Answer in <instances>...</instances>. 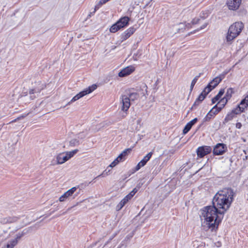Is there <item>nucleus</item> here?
<instances>
[{
	"label": "nucleus",
	"instance_id": "nucleus-1",
	"mask_svg": "<svg viewBox=\"0 0 248 248\" xmlns=\"http://www.w3.org/2000/svg\"><path fill=\"white\" fill-rule=\"evenodd\" d=\"M219 211L214 205L205 207L203 209L202 214L204 221L202 223V226L204 230L210 229L213 231L217 228L222 219L218 216V214H220Z\"/></svg>",
	"mask_w": 248,
	"mask_h": 248
},
{
	"label": "nucleus",
	"instance_id": "nucleus-2",
	"mask_svg": "<svg viewBox=\"0 0 248 248\" xmlns=\"http://www.w3.org/2000/svg\"><path fill=\"white\" fill-rule=\"evenodd\" d=\"M234 193L231 188H224L219 190L215 195L213 203L219 210L218 213L222 215L229 208L233 200Z\"/></svg>",
	"mask_w": 248,
	"mask_h": 248
},
{
	"label": "nucleus",
	"instance_id": "nucleus-3",
	"mask_svg": "<svg viewBox=\"0 0 248 248\" xmlns=\"http://www.w3.org/2000/svg\"><path fill=\"white\" fill-rule=\"evenodd\" d=\"M244 27V24L241 22H235L230 26L226 36V41L228 44H232V41L240 34Z\"/></svg>",
	"mask_w": 248,
	"mask_h": 248
},
{
	"label": "nucleus",
	"instance_id": "nucleus-4",
	"mask_svg": "<svg viewBox=\"0 0 248 248\" xmlns=\"http://www.w3.org/2000/svg\"><path fill=\"white\" fill-rule=\"evenodd\" d=\"M138 92H130L128 96L123 95L122 96V110L124 111H126L130 106V101H133L137 100L140 95H144V93H140Z\"/></svg>",
	"mask_w": 248,
	"mask_h": 248
},
{
	"label": "nucleus",
	"instance_id": "nucleus-5",
	"mask_svg": "<svg viewBox=\"0 0 248 248\" xmlns=\"http://www.w3.org/2000/svg\"><path fill=\"white\" fill-rule=\"evenodd\" d=\"M96 85L95 84H93L91 86H89L88 88L85 89L84 90L78 93L77 95H76L75 96H74L71 101L68 102V104H70L78 99H79L80 98L83 97L85 95H87L91 93H92L93 91L94 90L96 89Z\"/></svg>",
	"mask_w": 248,
	"mask_h": 248
},
{
	"label": "nucleus",
	"instance_id": "nucleus-6",
	"mask_svg": "<svg viewBox=\"0 0 248 248\" xmlns=\"http://www.w3.org/2000/svg\"><path fill=\"white\" fill-rule=\"evenodd\" d=\"M96 85L95 84H93L91 86H89L88 88L85 89L84 90L78 93L77 95H76L75 96H74L71 101L68 102V104H70L78 99H79L80 98L83 97L85 95H87L91 93H92L93 91L94 90L96 89Z\"/></svg>",
	"mask_w": 248,
	"mask_h": 248
},
{
	"label": "nucleus",
	"instance_id": "nucleus-7",
	"mask_svg": "<svg viewBox=\"0 0 248 248\" xmlns=\"http://www.w3.org/2000/svg\"><path fill=\"white\" fill-rule=\"evenodd\" d=\"M26 233V232H25L24 231L22 232H19L16 235L14 239H12L9 241L7 244L1 248H14V247H15L17 244L18 242L20 239V238L22 237Z\"/></svg>",
	"mask_w": 248,
	"mask_h": 248
},
{
	"label": "nucleus",
	"instance_id": "nucleus-8",
	"mask_svg": "<svg viewBox=\"0 0 248 248\" xmlns=\"http://www.w3.org/2000/svg\"><path fill=\"white\" fill-rule=\"evenodd\" d=\"M248 107V94L242 99L237 107L233 109V112L236 114L244 112Z\"/></svg>",
	"mask_w": 248,
	"mask_h": 248
},
{
	"label": "nucleus",
	"instance_id": "nucleus-9",
	"mask_svg": "<svg viewBox=\"0 0 248 248\" xmlns=\"http://www.w3.org/2000/svg\"><path fill=\"white\" fill-rule=\"evenodd\" d=\"M228 71H225L222 74L214 78L207 86L211 89V91L214 89L225 78Z\"/></svg>",
	"mask_w": 248,
	"mask_h": 248
},
{
	"label": "nucleus",
	"instance_id": "nucleus-10",
	"mask_svg": "<svg viewBox=\"0 0 248 248\" xmlns=\"http://www.w3.org/2000/svg\"><path fill=\"white\" fill-rule=\"evenodd\" d=\"M227 150V147L224 143L217 144L213 149V154L216 155H223Z\"/></svg>",
	"mask_w": 248,
	"mask_h": 248
},
{
	"label": "nucleus",
	"instance_id": "nucleus-11",
	"mask_svg": "<svg viewBox=\"0 0 248 248\" xmlns=\"http://www.w3.org/2000/svg\"><path fill=\"white\" fill-rule=\"evenodd\" d=\"M211 151L212 148L210 146H201L197 149V154L198 157H203L205 155L209 154Z\"/></svg>",
	"mask_w": 248,
	"mask_h": 248
},
{
	"label": "nucleus",
	"instance_id": "nucleus-12",
	"mask_svg": "<svg viewBox=\"0 0 248 248\" xmlns=\"http://www.w3.org/2000/svg\"><path fill=\"white\" fill-rule=\"evenodd\" d=\"M131 151L130 149H126L124 150L109 165V167L113 168L117 165L118 163L122 161L124 157L127 154V152Z\"/></svg>",
	"mask_w": 248,
	"mask_h": 248
},
{
	"label": "nucleus",
	"instance_id": "nucleus-13",
	"mask_svg": "<svg viewBox=\"0 0 248 248\" xmlns=\"http://www.w3.org/2000/svg\"><path fill=\"white\" fill-rule=\"evenodd\" d=\"M135 70V67L133 65L128 66L122 70L119 73L118 76L120 77H124L130 75Z\"/></svg>",
	"mask_w": 248,
	"mask_h": 248
},
{
	"label": "nucleus",
	"instance_id": "nucleus-14",
	"mask_svg": "<svg viewBox=\"0 0 248 248\" xmlns=\"http://www.w3.org/2000/svg\"><path fill=\"white\" fill-rule=\"evenodd\" d=\"M241 0H227V4L230 10H236L239 7Z\"/></svg>",
	"mask_w": 248,
	"mask_h": 248
},
{
	"label": "nucleus",
	"instance_id": "nucleus-15",
	"mask_svg": "<svg viewBox=\"0 0 248 248\" xmlns=\"http://www.w3.org/2000/svg\"><path fill=\"white\" fill-rule=\"evenodd\" d=\"M211 92V89L209 87H206L202 93L199 95L193 104V106L196 104L199 105L202 100H204L206 95Z\"/></svg>",
	"mask_w": 248,
	"mask_h": 248
},
{
	"label": "nucleus",
	"instance_id": "nucleus-16",
	"mask_svg": "<svg viewBox=\"0 0 248 248\" xmlns=\"http://www.w3.org/2000/svg\"><path fill=\"white\" fill-rule=\"evenodd\" d=\"M153 155V153L152 152L149 153L146 156L144 157V158L137 165L136 169V170H138L140 169L141 167H143L146 163L150 160L152 155Z\"/></svg>",
	"mask_w": 248,
	"mask_h": 248
},
{
	"label": "nucleus",
	"instance_id": "nucleus-17",
	"mask_svg": "<svg viewBox=\"0 0 248 248\" xmlns=\"http://www.w3.org/2000/svg\"><path fill=\"white\" fill-rule=\"evenodd\" d=\"M136 29L133 27H130L126 30L121 35V38L123 41L128 39L135 31Z\"/></svg>",
	"mask_w": 248,
	"mask_h": 248
},
{
	"label": "nucleus",
	"instance_id": "nucleus-18",
	"mask_svg": "<svg viewBox=\"0 0 248 248\" xmlns=\"http://www.w3.org/2000/svg\"><path fill=\"white\" fill-rule=\"evenodd\" d=\"M130 19L127 16H124L121 17L116 23L120 26L122 29L126 27L128 24Z\"/></svg>",
	"mask_w": 248,
	"mask_h": 248
},
{
	"label": "nucleus",
	"instance_id": "nucleus-19",
	"mask_svg": "<svg viewBox=\"0 0 248 248\" xmlns=\"http://www.w3.org/2000/svg\"><path fill=\"white\" fill-rule=\"evenodd\" d=\"M57 164H62L68 160L65 153H60L56 156Z\"/></svg>",
	"mask_w": 248,
	"mask_h": 248
},
{
	"label": "nucleus",
	"instance_id": "nucleus-20",
	"mask_svg": "<svg viewBox=\"0 0 248 248\" xmlns=\"http://www.w3.org/2000/svg\"><path fill=\"white\" fill-rule=\"evenodd\" d=\"M197 118H195L187 123L183 129V134L185 135L190 130L192 126L197 122Z\"/></svg>",
	"mask_w": 248,
	"mask_h": 248
},
{
	"label": "nucleus",
	"instance_id": "nucleus-21",
	"mask_svg": "<svg viewBox=\"0 0 248 248\" xmlns=\"http://www.w3.org/2000/svg\"><path fill=\"white\" fill-rule=\"evenodd\" d=\"M17 218L16 217H8L1 218L0 219V222L2 224H5L7 223H11L16 221Z\"/></svg>",
	"mask_w": 248,
	"mask_h": 248
},
{
	"label": "nucleus",
	"instance_id": "nucleus-22",
	"mask_svg": "<svg viewBox=\"0 0 248 248\" xmlns=\"http://www.w3.org/2000/svg\"><path fill=\"white\" fill-rule=\"evenodd\" d=\"M225 91L224 89H221L219 93H217V95H216L214 98L212 99V102L213 104H215L216 103L222 96V95L224 94Z\"/></svg>",
	"mask_w": 248,
	"mask_h": 248
},
{
	"label": "nucleus",
	"instance_id": "nucleus-23",
	"mask_svg": "<svg viewBox=\"0 0 248 248\" xmlns=\"http://www.w3.org/2000/svg\"><path fill=\"white\" fill-rule=\"evenodd\" d=\"M213 111H214V109H211L208 112V113L206 114V115L203 118L204 122L209 121L213 117H214L215 116V113H213Z\"/></svg>",
	"mask_w": 248,
	"mask_h": 248
},
{
	"label": "nucleus",
	"instance_id": "nucleus-24",
	"mask_svg": "<svg viewBox=\"0 0 248 248\" xmlns=\"http://www.w3.org/2000/svg\"><path fill=\"white\" fill-rule=\"evenodd\" d=\"M185 26L186 25H185L184 22H182V23H179L177 25V32L178 33L184 32L186 30Z\"/></svg>",
	"mask_w": 248,
	"mask_h": 248
},
{
	"label": "nucleus",
	"instance_id": "nucleus-25",
	"mask_svg": "<svg viewBox=\"0 0 248 248\" xmlns=\"http://www.w3.org/2000/svg\"><path fill=\"white\" fill-rule=\"evenodd\" d=\"M127 202V199H125L124 198L117 205L116 210L118 211L121 210Z\"/></svg>",
	"mask_w": 248,
	"mask_h": 248
},
{
	"label": "nucleus",
	"instance_id": "nucleus-26",
	"mask_svg": "<svg viewBox=\"0 0 248 248\" xmlns=\"http://www.w3.org/2000/svg\"><path fill=\"white\" fill-rule=\"evenodd\" d=\"M78 152V149L74 150L72 151L64 152L68 160L72 158L77 152Z\"/></svg>",
	"mask_w": 248,
	"mask_h": 248
},
{
	"label": "nucleus",
	"instance_id": "nucleus-27",
	"mask_svg": "<svg viewBox=\"0 0 248 248\" xmlns=\"http://www.w3.org/2000/svg\"><path fill=\"white\" fill-rule=\"evenodd\" d=\"M78 188V186H74L67 190L66 192H65L66 195L67 196V197L69 198L73 195V194L74 193V192L77 190V188Z\"/></svg>",
	"mask_w": 248,
	"mask_h": 248
},
{
	"label": "nucleus",
	"instance_id": "nucleus-28",
	"mask_svg": "<svg viewBox=\"0 0 248 248\" xmlns=\"http://www.w3.org/2000/svg\"><path fill=\"white\" fill-rule=\"evenodd\" d=\"M121 28L120 27V26L115 23L113 25L111 26L109 29V31L111 32L114 33L117 31L118 30H120Z\"/></svg>",
	"mask_w": 248,
	"mask_h": 248
},
{
	"label": "nucleus",
	"instance_id": "nucleus-29",
	"mask_svg": "<svg viewBox=\"0 0 248 248\" xmlns=\"http://www.w3.org/2000/svg\"><path fill=\"white\" fill-rule=\"evenodd\" d=\"M233 92L232 88H230L228 89L224 97L227 99L229 100L231 98Z\"/></svg>",
	"mask_w": 248,
	"mask_h": 248
},
{
	"label": "nucleus",
	"instance_id": "nucleus-30",
	"mask_svg": "<svg viewBox=\"0 0 248 248\" xmlns=\"http://www.w3.org/2000/svg\"><path fill=\"white\" fill-rule=\"evenodd\" d=\"M235 113L233 112V109L232 110V112L228 114L225 118V121L226 122L229 121L233 119V118L234 117V115H236Z\"/></svg>",
	"mask_w": 248,
	"mask_h": 248
},
{
	"label": "nucleus",
	"instance_id": "nucleus-31",
	"mask_svg": "<svg viewBox=\"0 0 248 248\" xmlns=\"http://www.w3.org/2000/svg\"><path fill=\"white\" fill-rule=\"evenodd\" d=\"M228 101V100L224 97L219 101V107H221V108L222 109L227 103Z\"/></svg>",
	"mask_w": 248,
	"mask_h": 248
},
{
	"label": "nucleus",
	"instance_id": "nucleus-32",
	"mask_svg": "<svg viewBox=\"0 0 248 248\" xmlns=\"http://www.w3.org/2000/svg\"><path fill=\"white\" fill-rule=\"evenodd\" d=\"M70 145L71 146H75L80 144V140L77 139H73L69 142Z\"/></svg>",
	"mask_w": 248,
	"mask_h": 248
},
{
	"label": "nucleus",
	"instance_id": "nucleus-33",
	"mask_svg": "<svg viewBox=\"0 0 248 248\" xmlns=\"http://www.w3.org/2000/svg\"><path fill=\"white\" fill-rule=\"evenodd\" d=\"M212 109H214L213 111V113H215V115H216L218 112H219L221 109V107H218L217 105H216Z\"/></svg>",
	"mask_w": 248,
	"mask_h": 248
},
{
	"label": "nucleus",
	"instance_id": "nucleus-34",
	"mask_svg": "<svg viewBox=\"0 0 248 248\" xmlns=\"http://www.w3.org/2000/svg\"><path fill=\"white\" fill-rule=\"evenodd\" d=\"M200 76H196L195 77L194 79L192 80V82H191V85H190V90L192 91L195 84H196V83L197 82Z\"/></svg>",
	"mask_w": 248,
	"mask_h": 248
},
{
	"label": "nucleus",
	"instance_id": "nucleus-35",
	"mask_svg": "<svg viewBox=\"0 0 248 248\" xmlns=\"http://www.w3.org/2000/svg\"><path fill=\"white\" fill-rule=\"evenodd\" d=\"M141 54H142L141 51L139 50L137 52V53L134 54V55H133L134 60L135 61L138 60V59L140 58Z\"/></svg>",
	"mask_w": 248,
	"mask_h": 248
},
{
	"label": "nucleus",
	"instance_id": "nucleus-36",
	"mask_svg": "<svg viewBox=\"0 0 248 248\" xmlns=\"http://www.w3.org/2000/svg\"><path fill=\"white\" fill-rule=\"evenodd\" d=\"M68 197L66 195V194L64 193L63 195H62L60 198H59V201L61 202H62L65 201Z\"/></svg>",
	"mask_w": 248,
	"mask_h": 248
},
{
	"label": "nucleus",
	"instance_id": "nucleus-37",
	"mask_svg": "<svg viewBox=\"0 0 248 248\" xmlns=\"http://www.w3.org/2000/svg\"><path fill=\"white\" fill-rule=\"evenodd\" d=\"M86 136V134H85L83 132L80 133L78 135V138L80 139V140H82L84 138H85Z\"/></svg>",
	"mask_w": 248,
	"mask_h": 248
},
{
	"label": "nucleus",
	"instance_id": "nucleus-38",
	"mask_svg": "<svg viewBox=\"0 0 248 248\" xmlns=\"http://www.w3.org/2000/svg\"><path fill=\"white\" fill-rule=\"evenodd\" d=\"M39 92H40V90H36L35 89H32L30 90L29 93L30 94H34L35 93H39Z\"/></svg>",
	"mask_w": 248,
	"mask_h": 248
},
{
	"label": "nucleus",
	"instance_id": "nucleus-39",
	"mask_svg": "<svg viewBox=\"0 0 248 248\" xmlns=\"http://www.w3.org/2000/svg\"><path fill=\"white\" fill-rule=\"evenodd\" d=\"M200 21V18H194L191 21V23L192 25L197 24L199 23Z\"/></svg>",
	"mask_w": 248,
	"mask_h": 248
},
{
	"label": "nucleus",
	"instance_id": "nucleus-40",
	"mask_svg": "<svg viewBox=\"0 0 248 248\" xmlns=\"http://www.w3.org/2000/svg\"><path fill=\"white\" fill-rule=\"evenodd\" d=\"M185 24V27H186V29H189L190 28H192V26L193 25L191 23V22H190V23H186V22H184Z\"/></svg>",
	"mask_w": 248,
	"mask_h": 248
},
{
	"label": "nucleus",
	"instance_id": "nucleus-41",
	"mask_svg": "<svg viewBox=\"0 0 248 248\" xmlns=\"http://www.w3.org/2000/svg\"><path fill=\"white\" fill-rule=\"evenodd\" d=\"M125 199H127V201L128 202L130 199H131L132 197H131L129 194L127 195L125 197H124Z\"/></svg>",
	"mask_w": 248,
	"mask_h": 248
},
{
	"label": "nucleus",
	"instance_id": "nucleus-42",
	"mask_svg": "<svg viewBox=\"0 0 248 248\" xmlns=\"http://www.w3.org/2000/svg\"><path fill=\"white\" fill-rule=\"evenodd\" d=\"M24 117H25V116H24V115H21V116H19V117H17L16 119H15V120H14V121H12V122H16V120H20V119H22V118H24Z\"/></svg>",
	"mask_w": 248,
	"mask_h": 248
},
{
	"label": "nucleus",
	"instance_id": "nucleus-43",
	"mask_svg": "<svg viewBox=\"0 0 248 248\" xmlns=\"http://www.w3.org/2000/svg\"><path fill=\"white\" fill-rule=\"evenodd\" d=\"M206 26H207V24H206V23L204 24V25H202V26L200 28V29L197 30V31H200V30H202V29H203L205 28L206 27Z\"/></svg>",
	"mask_w": 248,
	"mask_h": 248
},
{
	"label": "nucleus",
	"instance_id": "nucleus-44",
	"mask_svg": "<svg viewBox=\"0 0 248 248\" xmlns=\"http://www.w3.org/2000/svg\"><path fill=\"white\" fill-rule=\"evenodd\" d=\"M128 194L132 198L135 194L131 191Z\"/></svg>",
	"mask_w": 248,
	"mask_h": 248
},
{
	"label": "nucleus",
	"instance_id": "nucleus-45",
	"mask_svg": "<svg viewBox=\"0 0 248 248\" xmlns=\"http://www.w3.org/2000/svg\"><path fill=\"white\" fill-rule=\"evenodd\" d=\"M104 174H105V171H103V173H102L101 174H100V175H98L97 177H96V178H95V179H96V178H98V177H100V176H104Z\"/></svg>",
	"mask_w": 248,
	"mask_h": 248
},
{
	"label": "nucleus",
	"instance_id": "nucleus-46",
	"mask_svg": "<svg viewBox=\"0 0 248 248\" xmlns=\"http://www.w3.org/2000/svg\"><path fill=\"white\" fill-rule=\"evenodd\" d=\"M132 191H133L134 193H135V194H136L138 191V189L136 188H134Z\"/></svg>",
	"mask_w": 248,
	"mask_h": 248
},
{
	"label": "nucleus",
	"instance_id": "nucleus-47",
	"mask_svg": "<svg viewBox=\"0 0 248 248\" xmlns=\"http://www.w3.org/2000/svg\"><path fill=\"white\" fill-rule=\"evenodd\" d=\"M94 11L92 13H91L89 15H88V16H90L91 17L92 15H93V14H94Z\"/></svg>",
	"mask_w": 248,
	"mask_h": 248
},
{
	"label": "nucleus",
	"instance_id": "nucleus-48",
	"mask_svg": "<svg viewBox=\"0 0 248 248\" xmlns=\"http://www.w3.org/2000/svg\"><path fill=\"white\" fill-rule=\"evenodd\" d=\"M196 31H193V32H191L189 33H188V35H190V34H192V33H195V32H196Z\"/></svg>",
	"mask_w": 248,
	"mask_h": 248
},
{
	"label": "nucleus",
	"instance_id": "nucleus-49",
	"mask_svg": "<svg viewBox=\"0 0 248 248\" xmlns=\"http://www.w3.org/2000/svg\"><path fill=\"white\" fill-rule=\"evenodd\" d=\"M35 97H36L35 96H32V95L31 96V99H34V98H35Z\"/></svg>",
	"mask_w": 248,
	"mask_h": 248
},
{
	"label": "nucleus",
	"instance_id": "nucleus-50",
	"mask_svg": "<svg viewBox=\"0 0 248 248\" xmlns=\"http://www.w3.org/2000/svg\"><path fill=\"white\" fill-rule=\"evenodd\" d=\"M239 126V125H238V124H236V127Z\"/></svg>",
	"mask_w": 248,
	"mask_h": 248
},
{
	"label": "nucleus",
	"instance_id": "nucleus-51",
	"mask_svg": "<svg viewBox=\"0 0 248 248\" xmlns=\"http://www.w3.org/2000/svg\"><path fill=\"white\" fill-rule=\"evenodd\" d=\"M239 126V125H238V124H236V127Z\"/></svg>",
	"mask_w": 248,
	"mask_h": 248
},
{
	"label": "nucleus",
	"instance_id": "nucleus-52",
	"mask_svg": "<svg viewBox=\"0 0 248 248\" xmlns=\"http://www.w3.org/2000/svg\"><path fill=\"white\" fill-rule=\"evenodd\" d=\"M239 126V125H238V124H236V127Z\"/></svg>",
	"mask_w": 248,
	"mask_h": 248
}]
</instances>
